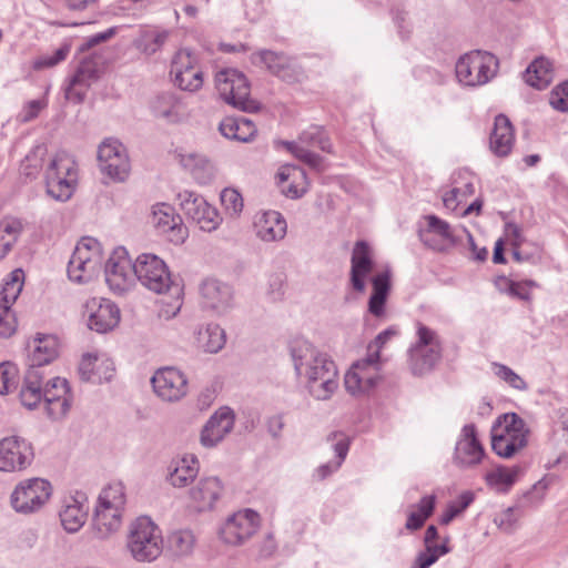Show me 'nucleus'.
Wrapping results in <instances>:
<instances>
[{"label":"nucleus","mask_w":568,"mask_h":568,"mask_svg":"<svg viewBox=\"0 0 568 568\" xmlns=\"http://www.w3.org/2000/svg\"><path fill=\"white\" fill-rule=\"evenodd\" d=\"M288 354L297 379L316 400H327L338 387L337 367L331 357L304 337L288 343Z\"/></svg>","instance_id":"f257e3e1"},{"label":"nucleus","mask_w":568,"mask_h":568,"mask_svg":"<svg viewBox=\"0 0 568 568\" xmlns=\"http://www.w3.org/2000/svg\"><path fill=\"white\" fill-rule=\"evenodd\" d=\"M43 372L41 369H27L20 390L23 406L34 408L41 400L45 403L48 416L59 419L67 415L71 407V395L67 379L53 377L45 387H42Z\"/></svg>","instance_id":"f03ea898"},{"label":"nucleus","mask_w":568,"mask_h":568,"mask_svg":"<svg viewBox=\"0 0 568 568\" xmlns=\"http://www.w3.org/2000/svg\"><path fill=\"white\" fill-rule=\"evenodd\" d=\"M396 331L387 328L381 332L368 344L367 356L354 363L345 375V388L352 395H363L371 392L379 379V352Z\"/></svg>","instance_id":"7ed1b4c3"},{"label":"nucleus","mask_w":568,"mask_h":568,"mask_svg":"<svg viewBox=\"0 0 568 568\" xmlns=\"http://www.w3.org/2000/svg\"><path fill=\"white\" fill-rule=\"evenodd\" d=\"M125 504V488L122 483H113L102 489L92 519L95 538L108 539L120 529Z\"/></svg>","instance_id":"20e7f679"},{"label":"nucleus","mask_w":568,"mask_h":568,"mask_svg":"<svg viewBox=\"0 0 568 568\" xmlns=\"http://www.w3.org/2000/svg\"><path fill=\"white\" fill-rule=\"evenodd\" d=\"M126 548L139 562L154 561L163 551L161 529L149 517H139L130 527Z\"/></svg>","instance_id":"39448f33"},{"label":"nucleus","mask_w":568,"mask_h":568,"mask_svg":"<svg viewBox=\"0 0 568 568\" xmlns=\"http://www.w3.org/2000/svg\"><path fill=\"white\" fill-rule=\"evenodd\" d=\"M416 336L408 349V365L415 376H423L438 364L443 347L437 332L422 323H417Z\"/></svg>","instance_id":"423d86ee"},{"label":"nucleus","mask_w":568,"mask_h":568,"mask_svg":"<svg viewBox=\"0 0 568 568\" xmlns=\"http://www.w3.org/2000/svg\"><path fill=\"white\" fill-rule=\"evenodd\" d=\"M77 164L67 152H58L45 171V187L49 196L57 201L71 197L77 183Z\"/></svg>","instance_id":"0eeeda50"},{"label":"nucleus","mask_w":568,"mask_h":568,"mask_svg":"<svg viewBox=\"0 0 568 568\" xmlns=\"http://www.w3.org/2000/svg\"><path fill=\"white\" fill-rule=\"evenodd\" d=\"M498 59L486 51L475 50L460 57L455 72L458 81L466 87H478L488 83L497 73Z\"/></svg>","instance_id":"6e6552de"},{"label":"nucleus","mask_w":568,"mask_h":568,"mask_svg":"<svg viewBox=\"0 0 568 568\" xmlns=\"http://www.w3.org/2000/svg\"><path fill=\"white\" fill-rule=\"evenodd\" d=\"M135 278L148 290L163 294L173 291L181 293V287L175 284L166 264L159 256L150 253L140 254L135 260Z\"/></svg>","instance_id":"1a4fd4ad"},{"label":"nucleus","mask_w":568,"mask_h":568,"mask_svg":"<svg viewBox=\"0 0 568 568\" xmlns=\"http://www.w3.org/2000/svg\"><path fill=\"white\" fill-rule=\"evenodd\" d=\"M215 84L222 99L234 108L244 112H255L260 109L258 103L250 98V83L242 72L235 69L219 71Z\"/></svg>","instance_id":"9d476101"},{"label":"nucleus","mask_w":568,"mask_h":568,"mask_svg":"<svg viewBox=\"0 0 568 568\" xmlns=\"http://www.w3.org/2000/svg\"><path fill=\"white\" fill-rule=\"evenodd\" d=\"M102 264L100 243L93 237H83L68 264V276L75 283H88L99 272Z\"/></svg>","instance_id":"9b49d317"},{"label":"nucleus","mask_w":568,"mask_h":568,"mask_svg":"<svg viewBox=\"0 0 568 568\" xmlns=\"http://www.w3.org/2000/svg\"><path fill=\"white\" fill-rule=\"evenodd\" d=\"M52 494L51 484L42 478L21 481L11 494L12 508L20 514L29 515L40 510Z\"/></svg>","instance_id":"f8f14e48"},{"label":"nucleus","mask_w":568,"mask_h":568,"mask_svg":"<svg viewBox=\"0 0 568 568\" xmlns=\"http://www.w3.org/2000/svg\"><path fill=\"white\" fill-rule=\"evenodd\" d=\"M179 205L187 219L192 220L205 232L215 231L222 222L217 210L206 200L191 191H182L178 194Z\"/></svg>","instance_id":"ddd939ff"},{"label":"nucleus","mask_w":568,"mask_h":568,"mask_svg":"<svg viewBox=\"0 0 568 568\" xmlns=\"http://www.w3.org/2000/svg\"><path fill=\"white\" fill-rule=\"evenodd\" d=\"M135 261L132 263L124 247L115 248L105 264V282L115 294L130 290L135 280Z\"/></svg>","instance_id":"4468645a"},{"label":"nucleus","mask_w":568,"mask_h":568,"mask_svg":"<svg viewBox=\"0 0 568 568\" xmlns=\"http://www.w3.org/2000/svg\"><path fill=\"white\" fill-rule=\"evenodd\" d=\"M101 171L114 181H124L130 172V161L124 145L116 139H105L98 149Z\"/></svg>","instance_id":"2eb2a0df"},{"label":"nucleus","mask_w":568,"mask_h":568,"mask_svg":"<svg viewBox=\"0 0 568 568\" xmlns=\"http://www.w3.org/2000/svg\"><path fill=\"white\" fill-rule=\"evenodd\" d=\"M170 73L181 90L194 92L203 84V73L190 50L182 49L175 53Z\"/></svg>","instance_id":"dca6fc26"},{"label":"nucleus","mask_w":568,"mask_h":568,"mask_svg":"<svg viewBox=\"0 0 568 568\" xmlns=\"http://www.w3.org/2000/svg\"><path fill=\"white\" fill-rule=\"evenodd\" d=\"M258 525V514L252 509H244L226 519L220 529V536L225 544L237 546L250 539L256 532Z\"/></svg>","instance_id":"f3484780"},{"label":"nucleus","mask_w":568,"mask_h":568,"mask_svg":"<svg viewBox=\"0 0 568 568\" xmlns=\"http://www.w3.org/2000/svg\"><path fill=\"white\" fill-rule=\"evenodd\" d=\"M33 456L31 444L21 437L10 436L0 440L1 471L23 470L32 463Z\"/></svg>","instance_id":"a211bd4d"},{"label":"nucleus","mask_w":568,"mask_h":568,"mask_svg":"<svg viewBox=\"0 0 568 568\" xmlns=\"http://www.w3.org/2000/svg\"><path fill=\"white\" fill-rule=\"evenodd\" d=\"M154 393L165 402H176L186 395L187 381L182 372L174 367H164L151 378Z\"/></svg>","instance_id":"6ab92c4d"},{"label":"nucleus","mask_w":568,"mask_h":568,"mask_svg":"<svg viewBox=\"0 0 568 568\" xmlns=\"http://www.w3.org/2000/svg\"><path fill=\"white\" fill-rule=\"evenodd\" d=\"M427 226L420 232L419 236L423 243L438 252H446L460 243V239L455 234L449 223L436 215H426Z\"/></svg>","instance_id":"aec40b11"},{"label":"nucleus","mask_w":568,"mask_h":568,"mask_svg":"<svg viewBox=\"0 0 568 568\" xmlns=\"http://www.w3.org/2000/svg\"><path fill=\"white\" fill-rule=\"evenodd\" d=\"M152 224L160 233L168 235L170 242L174 244H182L187 236V229L182 217L170 204L158 203L153 206Z\"/></svg>","instance_id":"412c9836"},{"label":"nucleus","mask_w":568,"mask_h":568,"mask_svg":"<svg viewBox=\"0 0 568 568\" xmlns=\"http://www.w3.org/2000/svg\"><path fill=\"white\" fill-rule=\"evenodd\" d=\"M235 415L229 407L219 408L205 423L201 430L200 443L203 447L213 448L219 445L234 427Z\"/></svg>","instance_id":"4be33fe9"},{"label":"nucleus","mask_w":568,"mask_h":568,"mask_svg":"<svg viewBox=\"0 0 568 568\" xmlns=\"http://www.w3.org/2000/svg\"><path fill=\"white\" fill-rule=\"evenodd\" d=\"M103 71L100 58L89 57L81 61L67 89V95L82 102L87 89L97 81Z\"/></svg>","instance_id":"5701e85b"},{"label":"nucleus","mask_w":568,"mask_h":568,"mask_svg":"<svg viewBox=\"0 0 568 568\" xmlns=\"http://www.w3.org/2000/svg\"><path fill=\"white\" fill-rule=\"evenodd\" d=\"M374 268L372 248L366 241H357L351 257L349 282L354 291L364 293L365 278Z\"/></svg>","instance_id":"b1692460"},{"label":"nucleus","mask_w":568,"mask_h":568,"mask_svg":"<svg viewBox=\"0 0 568 568\" xmlns=\"http://www.w3.org/2000/svg\"><path fill=\"white\" fill-rule=\"evenodd\" d=\"M253 63L264 64L271 73L286 82H295L301 75V70L295 60L284 53L261 50L253 55Z\"/></svg>","instance_id":"393cba45"},{"label":"nucleus","mask_w":568,"mask_h":568,"mask_svg":"<svg viewBox=\"0 0 568 568\" xmlns=\"http://www.w3.org/2000/svg\"><path fill=\"white\" fill-rule=\"evenodd\" d=\"M87 308L90 312L88 326L98 333H106L120 322V310L109 300L92 298L87 303Z\"/></svg>","instance_id":"a878e982"},{"label":"nucleus","mask_w":568,"mask_h":568,"mask_svg":"<svg viewBox=\"0 0 568 568\" xmlns=\"http://www.w3.org/2000/svg\"><path fill=\"white\" fill-rule=\"evenodd\" d=\"M203 305L216 314H225L233 307V291L230 285L215 278H206L200 287Z\"/></svg>","instance_id":"bb28decb"},{"label":"nucleus","mask_w":568,"mask_h":568,"mask_svg":"<svg viewBox=\"0 0 568 568\" xmlns=\"http://www.w3.org/2000/svg\"><path fill=\"white\" fill-rule=\"evenodd\" d=\"M485 450L479 443L474 425H465L462 438L457 442L454 454V462L462 468L473 467L479 464Z\"/></svg>","instance_id":"cd10ccee"},{"label":"nucleus","mask_w":568,"mask_h":568,"mask_svg":"<svg viewBox=\"0 0 568 568\" xmlns=\"http://www.w3.org/2000/svg\"><path fill=\"white\" fill-rule=\"evenodd\" d=\"M88 498L84 494L68 496L62 500L59 517L62 527L68 532H77L85 524L88 518Z\"/></svg>","instance_id":"c85d7f7f"},{"label":"nucleus","mask_w":568,"mask_h":568,"mask_svg":"<svg viewBox=\"0 0 568 568\" xmlns=\"http://www.w3.org/2000/svg\"><path fill=\"white\" fill-rule=\"evenodd\" d=\"M223 486L217 477H205L190 490V497L197 511L211 510L219 500Z\"/></svg>","instance_id":"c756f323"},{"label":"nucleus","mask_w":568,"mask_h":568,"mask_svg":"<svg viewBox=\"0 0 568 568\" xmlns=\"http://www.w3.org/2000/svg\"><path fill=\"white\" fill-rule=\"evenodd\" d=\"M515 142V131L510 120L505 114L495 118L494 129L489 136V149L499 158L508 156Z\"/></svg>","instance_id":"7c9ffc66"},{"label":"nucleus","mask_w":568,"mask_h":568,"mask_svg":"<svg viewBox=\"0 0 568 568\" xmlns=\"http://www.w3.org/2000/svg\"><path fill=\"white\" fill-rule=\"evenodd\" d=\"M254 229L260 240L264 242H275L284 239L287 224L280 212L267 211L256 215Z\"/></svg>","instance_id":"2f4dec72"},{"label":"nucleus","mask_w":568,"mask_h":568,"mask_svg":"<svg viewBox=\"0 0 568 568\" xmlns=\"http://www.w3.org/2000/svg\"><path fill=\"white\" fill-rule=\"evenodd\" d=\"M494 426H499V433L514 442L517 452L525 448L528 444V429L523 418L515 413L504 414L498 417Z\"/></svg>","instance_id":"473e14b6"},{"label":"nucleus","mask_w":568,"mask_h":568,"mask_svg":"<svg viewBox=\"0 0 568 568\" xmlns=\"http://www.w3.org/2000/svg\"><path fill=\"white\" fill-rule=\"evenodd\" d=\"M525 466L514 465L496 466L490 471L486 473L485 480L488 487L497 493H508L515 483L525 474Z\"/></svg>","instance_id":"72a5a7b5"},{"label":"nucleus","mask_w":568,"mask_h":568,"mask_svg":"<svg viewBox=\"0 0 568 568\" xmlns=\"http://www.w3.org/2000/svg\"><path fill=\"white\" fill-rule=\"evenodd\" d=\"M390 270L386 268L372 278L373 293L368 300V311L376 317L385 314V304L390 291Z\"/></svg>","instance_id":"f704fd0d"},{"label":"nucleus","mask_w":568,"mask_h":568,"mask_svg":"<svg viewBox=\"0 0 568 568\" xmlns=\"http://www.w3.org/2000/svg\"><path fill=\"white\" fill-rule=\"evenodd\" d=\"M195 341L197 347L205 353L216 354L224 347L226 334L219 324H202L195 331Z\"/></svg>","instance_id":"c9c22d12"},{"label":"nucleus","mask_w":568,"mask_h":568,"mask_svg":"<svg viewBox=\"0 0 568 568\" xmlns=\"http://www.w3.org/2000/svg\"><path fill=\"white\" fill-rule=\"evenodd\" d=\"M32 352L29 355L28 369H41L43 365L50 364L58 356V341L54 336L43 335L36 337L32 342Z\"/></svg>","instance_id":"e433bc0d"},{"label":"nucleus","mask_w":568,"mask_h":568,"mask_svg":"<svg viewBox=\"0 0 568 568\" xmlns=\"http://www.w3.org/2000/svg\"><path fill=\"white\" fill-rule=\"evenodd\" d=\"M276 178L278 183L283 184L292 180L287 187H283V192L291 199L302 197L307 191L306 173L303 169L295 165H283L280 168Z\"/></svg>","instance_id":"4c0bfd02"},{"label":"nucleus","mask_w":568,"mask_h":568,"mask_svg":"<svg viewBox=\"0 0 568 568\" xmlns=\"http://www.w3.org/2000/svg\"><path fill=\"white\" fill-rule=\"evenodd\" d=\"M219 130L223 136L239 142H250L255 133V124L247 118L227 116L220 123Z\"/></svg>","instance_id":"58836bf2"},{"label":"nucleus","mask_w":568,"mask_h":568,"mask_svg":"<svg viewBox=\"0 0 568 568\" xmlns=\"http://www.w3.org/2000/svg\"><path fill=\"white\" fill-rule=\"evenodd\" d=\"M181 164L192 174L199 184H209L214 179V165L204 155L194 153L182 155Z\"/></svg>","instance_id":"ea45409f"},{"label":"nucleus","mask_w":568,"mask_h":568,"mask_svg":"<svg viewBox=\"0 0 568 568\" xmlns=\"http://www.w3.org/2000/svg\"><path fill=\"white\" fill-rule=\"evenodd\" d=\"M527 84L538 90L547 88L552 81L551 62L546 58L534 60L524 73Z\"/></svg>","instance_id":"a19ab883"},{"label":"nucleus","mask_w":568,"mask_h":568,"mask_svg":"<svg viewBox=\"0 0 568 568\" xmlns=\"http://www.w3.org/2000/svg\"><path fill=\"white\" fill-rule=\"evenodd\" d=\"M327 440L332 442V446L337 457V460L334 464L329 463L318 467L317 474L321 479H324L329 474L339 468L349 449V438L343 433H332L327 437Z\"/></svg>","instance_id":"79ce46f5"},{"label":"nucleus","mask_w":568,"mask_h":568,"mask_svg":"<svg viewBox=\"0 0 568 568\" xmlns=\"http://www.w3.org/2000/svg\"><path fill=\"white\" fill-rule=\"evenodd\" d=\"M23 281L24 273L20 268H17L9 274L0 291V306L11 307L22 291Z\"/></svg>","instance_id":"37998d69"},{"label":"nucleus","mask_w":568,"mask_h":568,"mask_svg":"<svg viewBox=\"0 0 568 568\" xmlns=\"http://www.w3.org/2000/svg\"><path fill=\"white\" fill-rule=\"evenodd\" d=\"M22 225L14 219H3L0 221V261L11 251L17 242Z\"/></svg>","instance_id":"c03bdc74"},{"label":"nucleus","mask_w":568,"mask_h":568,"mask_svg":"<svg viewBox=\"0 0 568 568\" xmlns=\"http://www.w3.org/2000/svg\"><path fill=\"white\" fill-rule=\"evenodd\" d=\"M199 471L197 460L192 457L191 460L183 458L178 463L175 468L170 473L169 480L174 487H184L192 481Z\"/></svg>","instance_id":"a18cd8bd"},{"label":"nucleus","mask_w":568,"mask_h":568,"mask_svg":"<svg viewBox=\"0 0 568 568\" xmlns=\"http://www.w3.org/2000/svg\"><path fill=\"white\" fill-rule=\"evenodd\" d=\"M195 538L190 530H178L169 536V549L178 557L187 556L194 548Z\"/></svg>","instance_id":"49530a36"},{"label":"nucleus","mask_w":568,"mask_h":568,"mask_svg":"<svg viewBox=\"0 0 568 568\" xmlns=\"http://www.w3.org/2000/svg\"><path fill=\"white\" fill-rule=\"evenodd\" d=\"M169 31H145L136 40L135 47L141 52L151 55L158 52L166 42Z\"/></svg>","instance_id":"de8ad7c7"},{"label":"nucleus","mask_w":568,"mask_h":568,"mask_svg":"<svg viewBox=\"0 0 568 568\" xmlns=\"http://www.w3.org/2000/svg\"><path fill=\"white\" fill-rule=\"evenodd\" d=\"M298 144L306 148H318L324 152H332V144L324 130L320 126H311L303 131L298 138Z\"/></svg>","instance_id":"09e8293b"},{"label":"nucleus","mask_w":568,"mask_h":568,"mask_svg":"<svg viewBox=\"0 0 568 568\" xmlns=\"http://www.w3.org/2000/svg\"><path fill=\"white\" fill-rule=\"evenodd\" d=\"M47 154L44 145L34 146L21 163V173L27 178H34L43 166V159Z\"/></svg>","instance_id":"8fccbe9b"},{"label":"nucleus","mask_w":568,"mask_h":568,"mask_svg":"<svg viewBox=\"0 0 568 568\" xmlns=\"http://www.w3.org/2000/svg\"><path fill=\"white\" fill-rule=\"evenodd\" d=\"M285 145L294 156H296L310 168L316 171H321L323 169V158L310 151L308 148L296 142H285Z\"/></svg>","instance_id":"3c124183"},{"label":"nucleus","mask_w":568,"mask_h":568,"mask_svg":"<svg viewBox=\"0 0 568 568\" xmlns=\"http://www.w3.org/2000/svg\"><path fill=\"white\" fill-rule=\"evenodd\" d=\"M474 494L469 490L464 491L458 499L448 504L446 511L440 518L442 525H448L454 518L460 515L474 501Z\"/></svg>","instance_id":"603ef678"},{"label":"nucleus","mask_w":568,"mask_h":568,"mask_svg":"<svg viewBox=\"0 0 568 568\" xmlns=\"http://www.w3.org/2000/svg\"><path fill=\"white\" fill-rule=\"evenodd\" d=\"M18 386V368L13 363L0 364V395H7Z\"/></svg>","instance_id":"864d4df0"},{"label":"nucleus","mask_w":568,"mask_h":568,"mask_svg":"<svg viewBox=\"0 0 568 568\" xmlns=\"http://www.w3.org/2000/svg\"><path fill=\"white\" fill-rule=\"evenodd\" d=\"M499 426H493L491 429V448L493 450L503 458H511L517 449L515 448L514 442H509L499 433Z\"/></svg>","instance_id":"5fc2aeb1"},{"label":"nucleus","mask_w":568,"mask_h":568,"mask_svg":"<svg viewBox=\"0 0 568 568\" xmlns=\"http://www.w3.org/2000/svg\"><path fill=\"white\" fill-rule=\"evenodd\" d=\"M98 362V357L91 354L83 355L80 365H79V374L82 381L100 383L102 381V376L95 372V365ZM111 374L104 375V379H110Z\"/></svg>","instance_id":"6e6d98bb"},{"label":"nucleus","mask_w":568,"mask_h":568,"mask_svg":"<svg viewBox=\"0 0 568 568\" xmlns=\"http://www.w3.org/2000/svg\"><path fill=\"white\" fill-rule=\"evenodd\" d=\"M221 203L232 216H237L243 210V197L235 189H224L221 192Z\"/></svg>","instance_id":"4d7b16f0"},{"label":"nucleus","mask_w":568,"mask_h":568,"mask_svg":"<svg viewBox=\"0 0 568 568\" xmlns=\"http://www.w3.org/2000/svg\"><path fill=\"white\" fill-rule=\"evenodd\" d=\"M495 374L506 382L510 387L518 390H526L528 388L527 383L515 373L510 367L503 364H495Z\"/></svg>","instance_id":"13d9d810"},{"label":"nucleus","mask_w":568,"mask_h":568,"mask_svg":"<svg viewBox=\"0 0 568 568\" xmlns=\"http://www.w3.org/2000/svg\"><path fill=\"white\" fill-rule=\"evenodd\" d=\"M518 519L519 515H516V508L508 507L498 516H496L494 521L500 530L507 534H511L516 529Z\"/></svg>","instance_id":"bf43d9fd"},{"label":"nucleus","mask_w":568,"mask_h":568,"mask_svg":"<svg viewBox=\"0 0 568 568\" xmlns=\"http://www.w3.org/2000/svg\"><path fill=\"white\" fill-rule=\"evenodd\" d=\"M17 329V320L11 307L0 306V337H10Z\"/></svg>","instance_id":"052dcab7"},{"label":"nucleus","mask_w":568,"mask_h":568,"mask_svg":"<svg viewBox=\"0 0 568 568\" xmlns=\"http://www.w3.org/2000/svg\"><path fill=\"white\" fill-rule=\"evenodd\" d=\"M69 51L70 48L68 45H63L59 48L52 55L39 59L34 65L39 69L54 67L67 58Z\"/></svg>","instance_id":"680f3d73"},{"label":"nucleus","mask_w":568,"mask_h":568,"mask_svg":"<svg viewBox=\"0 0 568 568\" xmlns=\"http://www.w3.org/2000/svg\"><path fill=\"white\" fill-rule=\"evenodd\" d=\"M267 294L274 301L280 300L284 295V276L282 274L270 276Z\"/></svg>","instance_id":"e2e57ef3"},{"label":"nucleus","mask_w":568,"mask_h":568,"mask_svg":"<svg viewBox=\"0 0 568 568\" xmlns=\"http://www.w3.org/2000/svg\"><path fill=\"white\" fill-rule=\"evenodd\" d=\"M115 34V29L110 28L105 30L104 32L97 33L85 40V42L81 45L80 50L85 51L89 50L104 41H108Z\"/></svg>","instance_id":"0e129e2a"},{"label":"nucleus","mask_w":568,"mask_h":568,"mask_svg":"<svg viewBox=\"0 0 568 568\" xmlns=\"http://www.w3.org/2000/svg\"><path fill=\"white\" fill-rule=\"evenodd\" d=\"M44 103L40 100L29 101L22 111V121L28 122L36 119L43 109Z\"/></svg>","instance_id":"69168bd1"},{"label":"nucleus","mask_w":568,"mask_h":568,"mask_svg":"<svg viewBox=\"0 0 568 568\" xmlns=\"http://www.w3.org/2000/svg\"><path fill=\"white\" fill-rule=\"evenodd\" d=\"M436 498L434 495L425 496L420 499V501L415 506L418 514L423 516V518H429L435 509Z\"/></svg>","instance_id":"338daca9"},{"label":"nucleus","mask_w":568,"mask_h":568,"mask_svg":"<svg viewBox=\"0 0 568 568\" xmlns=\"http://www.w3.org/2000/svg\"><path fill=\"white\" fill-rule=\"evenodd\" d=\"M158 104L154 106L156 112L168 118L172 112L173 97L171 94H162L158 98Z\"/></svg>","instance_id":"774afa93"}]
</instances>
